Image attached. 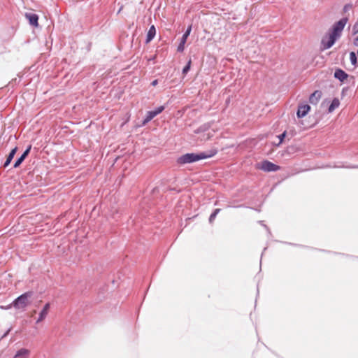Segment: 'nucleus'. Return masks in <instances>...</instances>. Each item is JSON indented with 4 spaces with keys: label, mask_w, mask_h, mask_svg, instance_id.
Instances as JSON below:
<instances>
[{
    "label": "nucleus",
    "mask_w": 358,
    "mask_h": 358,
    "mask_svg": "<svg viewBox=\"0 0 358 358\" xmlns=\"http://www.w3.org/2000/svg\"><path fill=\"white\" fill-rule=\"evenodd\" d=\"M191 31H192V26H189L187 27V29H186V31H185V33L183 34V35L180 39V42L177 48L178 52H180L184 50L185 44L187 41V38H188V36L190 34Z\"/></svg>",
    "instance_id": "obj_7"
},
{
    "label": "nucleus",
    "mask_w": 358,
    "mask_h": 358,
    "mask_svg": "<svg viewBox=\"0 0 358 358\" xmlns=\"http://www.w3.org/2000/svg\"><path fill=\"white\" fill-rule=\"evenodd\" d=\"M12 306H13V303L8 305V306H0V308L2 309V310H8L10 309Z\"/></svg>",
    "instance_id": "obj_23"
},
{
    "label": "nucleus",
    "mask_w": 358,
    "mask_h": 358,
    "mask_svg": "<svg viewBox=\"0 0 358 358\" xmlns=\"http://www.w3.org/2000/svg\"><path fill=\"white\" fill-rule=\"evenodd\" d=\"M286 134H287V133H286V131H284V132H282L281 134H280V135L278 136V138H279V140H280V141H279V144H280V143H282V141H284V139H285V136H286Z\"/></svg>",
    "instance_id": "obj_22"
},
{
    "label": "nucleus",
    "mask_w": 358,
    "mask_h": 358,
    "mask_svg": "<svg viewBox=\"0 0 358 358\" xmlns=\"http://www.w3.org/2000/svg\"><path fill=\"white\" fill-rule=\"evenodd\" d=\"M357 24H355L353 27V31L355 33H356L357 31V30H356V29H358V27H357Z\"/></svg>",
    "instance_id": "obj_30"
},
{
    "label": "nucleus",
    "mask_w": 358,
    "mask_h": 358,
    "mask_svg": "<svg viewBox=\"0 0 358 358\" xmlns=\"http://www.w3.org/2000/svg\"><path fill=\"white\" fill-rule=\"evenodd\" d=\"M347 9H348V6H347V5H345V6H344V10L345 11V10H347Z\"/></svg>",
    "instance_id": "obj_32"
},
{
    "label": "nucleus",
    "mask_w": 358,
    "mask_h": 358,
    "mask_svg": "<svg viewBox=\"0 0 358 358\" xmlns=\"http://www.w3.org/2000/svg\"><path fill=\"white\" fill-rule=\"evenodd\" d=\"M340 105V101L338 98H334L328 108L329 113H332Z\"/></svg>",
    "instance_id": "obj_16"
},
{
    "label": "nucleus",
    "mask_w": 358,
    "mask_h": 358,
    "mask_svg": "<svg viewBox=\"0 0 358 358\" xmlns=\"http://www.w3.org/2000/svg\"><path fill=\"white\" fill-rule=\"evenodd\" d=\"M32 295V292H27L20 295L13 301V307L17 309L26 308L29 304V299L31 298Z\"/></svg>",
    "instance_id": "obj_2"
},
{
    "label": "nucleus",
    "mask_w": 358,
    "mask_h": 358,
    "mask_svg": "<svg viewBox=\"0 0 358 358\" xmlns=\"http://www.w3.org/2000/svg\"><path fill=\"white\" fill-rule=\"evenodd\" d=\"M347 22V17L341 18L337 22L334 24L329 33L338 38L341 36L342 31L343 30Z\"/></svg>",
    "instance_id": "obj_3"
},
{
    "label": "nucleus",
    "mask_w": 358,
    "mask_h": 358,
    "mask_svg": "<svg viewBox=\"0 0 358 358\" xmlns=\"http://www.w3.org/2000/svg\"><path fill=\"white\" fill-rule=\"evenodd\" d=\"M258 169L266 172H275L278 171L280 167L268 160H264L260 164H258Z\"/></svg>",
    "instance_id": "obj_5"
},
{
    "label": "nucleus",
    "mask_w": 358,
    "mask_h": 358,
    "mask_svg": "<svg viewBox=\"0 0 358 358\" xmlns=\"http://www.w3.org/2000/svg\"><path fill=\"white\" fill-rule=\"evenodd\" d=\"M357 57H358V50H357Z\"/></svg>",
    "instance_id": "obj_33"
},
{
    "label": "nucleus",
    "mask_w": 358,
    "mask_h": 358,
    "mask_svg": "<svg viewBox=\"0 0 358 358\" xmlns=\"http://www.w3.org/2000/svg\"><path fill=\"white\" fill-rule=\"evenodd\" d=\"M211 127V124L210 123H205L202 125H201L199 127H198L196 130H194L195 134H200L201 132H205L208 131Z\"/></svg>",
    "instance_id": "obj_17"
},
{
    "label": "nucleus",
    "mask_w": 358,
    "mask_h": 358,
    "mask_svg": "<svg viewBox=\"0 0 358 358\" xmlns=\"http://www.w3.org/2000/svg\"><path fill=\"white\" fill-rule=\"evenodd\" d=\"M26 18L29 20L31 25L34 27H38V16L35 13H27L25 14Z\"/></svg>",
    "instance_id": "obj_11"
},
{
    "label": "nucleus",
    "mask_w": 358,
    "mask_h": 358,
    "mask_svg": "<svg viewBox=\"0 0 358 358\" xmlns=\"http://www.w3.org/2000/svg\"><path fill=\"white\" fill-rule=\"evenodd\" d=\"M17 150V147H15L13 149H12L10 150V153L8 154V157L6 158V160L4 162V164H3L4 167H6V166H8L10 164V163L13 160L15 155L16 154Z\"/></svg>",
    "instance_id": "obj_15"
},
{
    "label": "nucleus",
    "mask_w": 358,
    "mask_h": 358,
    "mask_svg": "<svg viewBox=\"0 0 358 358\" xmlns=\"http://www.w3.org/2000/svg\"><path fill=\"white\" fill-rule=\"evenodd\" d=\"M10 329H8V330H7V331H6L3 334V336H1V338H4L5 337H6V336L8 335V334H9V332H10Z\"/></svg>",
    "instance_id": "obj_25"
},
{
    "label": "nucleus",
    "mask_w": 358,
    "mask_h": 358,
    "mask_svg": "<svg viewBox=\"0 0 358 358\" xmlns=\"http://www.w3.org/2000/svg\"><path fill=\"white\" fill-rule=\"evenodd\" d=\"M157 83H158L157 80H153V81L152 82L151 85H152V86H155V85H157Z\"/></svg>",
    "instance_id": "obj_28"
},
{
    "label": "nucleus",
    "mask_w": 358,
    "mask_h": 358,
    "mask_svg": "<svg viewBox=\"0 0 358 358\" xmlns=\"http://www.w3.org/2000/svg\"><path fill=\"white\" fill-rule=\"evenodd\" d=\"M357 24H355L353 27V31L355 33H356L357 31V30H356V29H358V27H357Z\"/></svg>",
    "instance_id": "obj_29"
},
{
    "label": "nucleus",
    "mask_w": 358,
    "mask_h": 358,
    "mask_svg": "<svg viewBox=\"0 0 358 358\" xmlns=\"http://www.w3.org/2000/svg\"><path fill=\"white\" fill-rule=\"evenodd\" d=\"M156 29L154 25L150 26L146 36L145 43H150L155 36Z\"/></svg>",
    "instance_id": "obj_13"
},
{
    "label": "nucleus",
    "mask_w": 358,
    "mask_h": 358,
    "mask_svg": "<svg viewBox=\"0 0 358 358\" xmlns=\"http://www.w3.org/2000/svg\"><path fill=\"white\" fill-rule=\"evenodd\" d=\"M353 44L354 45L358 47V36L354 39Z\"/></svg>",
    "instance_id": "obj_26"
},
{
    "label": "nucleus",
    "mask_w": 358,
    "mask_h": 358,
    "mask_svg": "<svg viewBox=\"0 0 358 358\" xmlns=\"http://www.w3.org/2000/svg\"><path fill=\"white\" fill-rule=\"evenodd\" d=\"M191 64H192V61H191V59H189V61L187 62V64L184 66L183 69H182V73L183 74H187L188 73V71H189L190 68H191Z\"/></svg>",
    "instance_id": "obj_21"
},
{
    "label": "nucleus",
    "mask_w": 358,
    "mask_h": 358,
    "mask_svg": "<svg viewBox=\"0 0 358 358\" xmlns=\"http://www.w3.org/2000/svg\"><path fill=\"white\" fill-rule=\"evenodd\" d=\"M29 351L25 348H21L17 351L13 358H28Z\"/></svg>",
    "instance_id": "obj_14"
},
{
    "label": "nucleus",
    "mask_w": 358,
    "mask_h": 358,
    "mask_svg": "<svg viewBox=\"0 0 358 358\" xmlns=\"http://www.w3.org/2000/svg\"><path fill=\"white\" fill-rule=\"evenodd\" d=\"M220 208H215L213 212L210 214V217H209V222L210 223H213V221L215 220L216 216L217 215V214L220 212Z\"/></svg>",
    "instance_id": "obj_19"
},
{
    "label": "nucleus",
    "mask_w": 358,
    "mask_h": 358,
    "mask_svg": "<svg viewBox=\"0 0 358 358\" xmlns=\"http://www.w3.org/2000/svg\"><path fill=\"white\" fill-rule=\"evenodd\" d=\"M334 76L339 81L344 82V80L348 78L349 75L345 71L338 68L335 70Z\"/></svg>",
    "instance_id": "obj_9"
},
{
    "label": "nucleus",
    "mask_w": 358,
    "mask_h": 358,
    "mask_svg": "<svg viewBox=\"0 0 358 358\" xmlns=\"http://www.w3.org/2000/svg\"><path fill=\"white\" fill-rule=\"evenodd\" d=\"M31 149V145H29L27 148V149L24 151V152L22 154V155L19 158H17V159L15 162V163L13 164L14 168L18 167L23 162V161L25 159V158L29 154Z\"/></svg>",
    "instance_id": "obj_10"
},
{
    "label": "nucleus",
    "mask_w": 358,
    "mask_h": 358,
    "mask_svg": "<svg viewBox=\"0 0 358 358\" xmlns=\"http://www.w3.org/2000/svg\"><path fill=\"white\" fill-rule=\"evenodd\" d=\"M310 110V107L308 104L300 105L298 107L296 115L299 118L303 117L308 114Z\"/></svg>",
    "instance_id": "obj_8"
},
{
    "label": "nucleus",
    "mask_w": 358,
    "mask_h": 358,
    "mask_svg": "<svg viewBox=\"0 0 358 358\" xmlns=\"http://www.w3.org/2000/svg\"><path fill=\"white\" fill-rule=\"evenodd\" d=\"M262 222H263L262 221H261V222H260V223H261V224H262L265 228H266V229L268 230V229L267 226H266V225L263 224V223H262Z\"/></svg>",
    "instance_id": "obj_31"
},
{
    "label": "nucleus",
    "mask_w": 358,
    "mask_h": 358,
    "mask_svg": "<svg viewBox=\"0 0 358 358\" xmlns=\"http://www.w3.org/2000/svg\"><path fill=\"white\" fill-rule=\"evenodd\" d=\"M164 109L165 107L164 106H161L155 108L153 110L148 111L145 117L142 122V125H145L147 123L151 121L155 116L160 114Z\"/></svg>",
    "instance_id": "obj_6"
},
{
    "label": "nucleus",
    "mask_w": 358,
    "mask_h": 358,
    "mask_svg": "<svg viewBox=\"0 0 358 358\" xmlns=\"http://www.w3.org/2000/svg\"><path fill=\"white\" fill-rule=\"evenodd\" d=\"M322 96V92L320 90H315L312 93L309 97V102L313 105H316Z\"/></svg>",
    "instance_id": "obj_12"
},
{
    "label": "nucleus",
    "mask_w": 358,
    "mask_h": 358,
    "mask_svg": "<svg viewBox=\"0 0 358 358\" xmlns=\"http://www.w3.org/2000/svg\"><path fill=\"white\" fill-rule=\"evenodd\" d=\"M350 60L353 66H356L357 64V56L355 52H350Z\"/></svg>",
    "instance_id": "obj_18"
},
{
    "label": "nucleus",
    "mask_w": 358,
    "mask_h": 358,
    "mask_svg": "<svg viewBox=\"0 0 358 358\" xmlns=\"http://www.w3.org/2000/svg\"><path fill=\"white\" fill-rule=\"evenodd\" d=\"M345 168H348V169H357L358 168V166H344Z\"/></svg>",
    "instance_id": "obj_27"
},
{
    "label": "nucleus",
    "mask_w": 358,
    "mask_h": 358,
    "mask_svg": "<svg viewBox=\"0 0 358 358\" xmlns=\"http://www.w3.org/2000/svg\"><path fill=\"white\" fill-rule=\"evenodd\" d=\"M337 39L338 38L328 33V34L323 36L321 40L320 50L324 51L325 50L329 49L334 45Z\"/></svg>",
    "instance_id": "obj_4"
},
{
    "label": "nucleus",
    "mask_w": 358,
    "mask_h": 358,
    "mask_svg": "<svg viewBox=\"0 0 358 358\" xmlns=\"http://www.w3.org/2000/svg\"><path fill=\"white\" fill-rule=\"evenodd\" d=\"M48 312L45 311V310H41V311L39 313V316L36 320V323H39L42 322L48 315Z\"/></svg>",
    "instance_id": "obj_20"
},
{
    "label": "nucleus",
    "mask_w": 358,
    "mask_h": 358,
    "mask_svg": "<svg viewBox=\"0 0 358 358\" xmlns=\"http://www.w3.org/2000/svg\"><path fill=\"white\" fill-rule=\"evenodd\" d=\"M50 308V304L49 303H47L45 304V306L43 308V310H45V311L48 312L49 309Z\"/></svg>",
    "instance_id": "obj_24"
},
{
    "label": "nucleus",
    "mask_w": 358,
    "mask_h": 358,
    "mask_svg": "<svg viewBox=\"0 0 358 358\" xmlns=\"http://www.w3.org/2000/svg\"><path fill=\"white\" fill-rule=\"evenodd\" d=\"M217 150L213 149L206 152H201L199 153H186L178 158L177 163L179 164L193 163L201 159L210 158L215 156L217 154Z\"/></svg>",
    "instance_id": "obj_1"
}]
</instances>
